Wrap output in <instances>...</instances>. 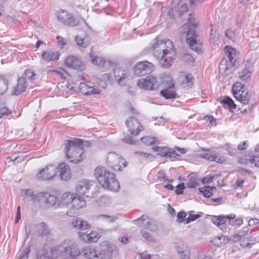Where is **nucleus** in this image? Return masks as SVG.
<instances>
[{"label": "nucleus", "mask_w": 259, "mask_h": 259, "mask_svg": "<svg viewBox=\"0 0 259 259\" xmlns=\"http://www.w3.org/2000/svg\"><path fill=\"white\" fill-rule=\"evenodd\" d=\"M26 89V82L24 77L18 78L17 85L14 87L12 95H18Z\"/></svg>", "instance_id": "nucleus-27"}, {"label": "nucleus", "mask_w": 259, "mask_h": 259, "mask_svg": "<svg viewBox=\"0 0 259 259\" xmlns=\"http://www.w3.org/2000/svg\"><path fill=\"white\" fill-rule=\"evenodd\" d=\"M43 195L41 202L54 207L61 206V201L56 195L46 192H43Z\"/></svg>", "instance_id": "nucleus-19"}, {"label": "nucleus", "mask_w": 259, "mask_h": 259, "mask_svg": "<svg viewBox=\"0 0 259 259\" xmlns=\"http://www.w3.org/2000/svg\"><path fill=\"white\" fill-rule=\"evenodd\" d=\"M234 95H237L243 91H247L245 90V85L239 82H235L232 88Z\"/></svg>", "instance_id": "nucleus-38"}, {"label": "nucleus", "mask_w": 259, "mask_h": 259, "mask_svg": "<svg viewBox=\"0 0 259 259\" xmlns=\"http://www.w3.org/2000/svg\"><path fill=\"white\" fill-rule=\"evenodd\" d=\"M36 74L31 71V70H26L22 77H24L26 80V82L27 80L32 81L35 79V76Z\"/></svg>", "instance_id": "nucleus-41"}, {"label": "nucleus", "mask_w": 259, "mask_h": 259, "mask_svg": "<svg viewBox=\"0 0 259 259\" xmlns=\"http://www.w3.org/2000/svg\"><path fill=\"white\" fill-rule=\"evenodd\" d=\"M76 196V193H65L63 194L62 197V200L61 201V205H68L69 204H72L73 199Z\"/></svg>", "instance_id": "nucleus-33"}, {"label": "nucleus", "mask_w": 259, "mask_h": 259, "mask_svg": "<svg viewBox=\"0 0 259 259\" xmlns=\"http://www.w3.org/2000/svg\"><path fill=\"white\" fill-rule=\"evenodd\" d=\"M154 69L151 62L145 61L137 63L134 68V73L138 76H144L151 73Z\"/></svg>", "instance_id": "nucleus-9"}, {"label": "nucleus", "mask_w": 259, "mask_h": 259, "mask_svg": "<svg viewBox=\"0 0 259 259\" xmlns=\"http://www.w3.org/2000/svg\"><path fill=\"white\" fill-rule=\"evenodd\" d=\"M225 108H228L230 111H232L233 110L237 108V105L235 104L234 101L229 97H224L222 100Z\"/></svg>", "instance_id": "nucleus-32"}, {"label": "nucleus", "mask_w": 259, "mask_h": 259, "mask_svg": "<svg viewBox=\"0 0 259 259\" xmlns=\"http://www.w3.org/2000/svg\"><path fill=\"white\" fill-rule=\"evenodd\" d=\"M193 211H190L189 212V217L186 219V223L188 224L190 223L191 222L194 221L198 218L201 217V216L202 215V212H200L199 213H197L195 214H191V212H192Z\"/></svg>", "instance_id": "nucleus-43"}, {"label": "nucleus", "mask_w": 259, "mask_h": 259, "mask_svg": "<svg viewBox=\"0 0 259 259\" xmlns=\"http://www.w3.org/2000/svg\"><path fill=\"white\" fill-rule=\"evenodd\" d=\"M238 34L235 31V30L232 29H228L225 31V35L230 39L234 41L237 37Z\"/></svg>", "instance_id": "nucleus-42"}, {"label": "nucleus", "mask_w": 259, "mask_h": 259, "mask_svg": "<svg viewBox=\"0 0 259 259\" xmlns=\"http://www.w3.org/2000/svg\"><path fill=\"white\" fill-rule=\"evenodd\" d=\"M60 253H64L65 255L72 257L78 256L81 254V250L75 242L70 240H65L59 245Z\"/></svg>", "instance_id": "nucleus-7"}, {"label": "nucleus", "mask_w": 259, "mask_h": 259, "mask_svg": "<svg viewBox=\"0 0 259 259\" xmlns=\"http://www.w3.org/2000/svg\"><path fill=\"white\" fill-rule=\"evenodd\" d=\"M140 233L142 236V237L145 239V240L147 241L153 242L154 241V237L150 235V234L147 232L145 230H141Z\"/></svg>", "instance_id": "nucleus-44"}, {"label": "nucleus", "mask_w": 259, "mask_h": 259, "mask_svg": "<svg viewBox=\"0 0 259 259\" xmlns=\"http://www.w3.org/2000/svg\"><path fill=\"white\" fill-rule=\"evenodd\" d=\"M91 184L88 180L81 181L78 182L76 186V191L81 195H85L86 197H90L87 194L90 189Z\"/></svg>", "instance_id": "nucleus-23"}, {"label": "nucleus", "mask_w": 259, "mask_h": 259, "mask_svg": "<svg viewBox=\"0 0 259 259\" xmlns=\"http://www.w3.org/2000/svg\"><path fill=\"white\" fill-rule=\"evenodd\" d=\"M99 93L100 91L98 88L89 87V89H88L87 92H85V95L90 96L92 95L99 94Z\"/></svg>", "instance_id": "nucleus-51"}, {"label": "nucleus", "mask_w": 259, "mask_h": 259, "mask_svg": "<svg viewBox=\"0 0 259 259\" xmlns=\"http://www.w3.org/2000/svg\"><path fill=\"white\" fill-rule=\"evenodd\" d=\"M88 258L102 259L101 254L97 253L95 248L91 246H87L82 248L81 250V254Z\"/></svg>", "instance_id": "nucleus-17"}, {"label": "nucleus", "mask_w": 259, "mask_h": 259, "mask_svg": "<svg viewBox=\"0 0 259 259\" xmlns=\"http://www.w3.org/2000/svg\"><path fill=\"white\" fill-rule=\"evenodd\" d=\"M57 171V167L55 165L50 164L40 170L36 177L42 181L51 180L56 175Z\"/></svg>", "instance_id": "nucleus-10"}, {"label": "nucleus", "mask_w": 259, "mask_h": 259, "mask_svg": "<svg viewBox=\"0 0 259 259\" xmlns=\"http://www.w3.org/2000/svg\"><path fill=\"white\" fill-rule=\"evenodd\" d=\"M97 218L101 220H109V222L110 223L114 222L117 219L116 217H112L107 214H99L97 216Z\"/></svg>", "instance_id": "nucleus-50"}, {"label": "nucleus", "mask_w": 259, "mask_h": 259, "mask_svg": "<svg viewBox=\"0 0 259 259\" xmlns=\"http://www.w3.org/2000/svg\"><path fill=\"white\" fill-rule=\"evenodd\" d=\"M186 217V213L183 211H179L177 215V221L179 223H182L183 221V219Z\"/></svg>", "instance_id": "nucleus-55"}, {"label": "nucleus", "mask_w": 259, "mask_h": 259, "mask_svg": "<svg viewBox=\"0 0 259 259\" xmlns=\"http://www.w3.org/2000/svg\"><path fill=\"white\" fill-rule=\"evenodd\" d=\"M75 41L78 46L83 48H85L86 47V45L83 42L84 39L79 37L78 36H76L75 37Z\"/></svg>", "instance_id": "nucleus-60"}, {"label": "nucleus", "mask_w": 259, "mask_h": 259, "mask_svg": "<svg viewBox=\"0 0 259 259\" xmlns=\"http://www.w3.org/2000/svg\"><path fill=\"white\" fill-rule=\"evenodd\" d=\"M179 14L181 16H182L186 12L188 11V7L185 4L181 6L179 9Z\"/></svg>", "instance_id": "nucleus-62"}, {"label": "nucleus", "mask_w": 259, "mask_h": 259, "mask_svg": "<svg viewBox=\"0 0 259 259\" xmlns=\"http://www.w3.org/2000/svg\"><path fill=\"white\" fill-rule=\"evenodd\" d=\"M259 223V220L257 219H251L248 221V225L250 226H254V225H258Z\"/></svg>", "instance_id": "nucleus-63"}, {"label": "nucleus", "mask_w": 259, "mask_h": 259, "mask_svg": "<svg viewBox=\"0 0 259 259\" xmlns=\"http://www.w3.org/2000/svg\"><path fill=\"white\" fill-rule=\"evenodd\" d=\"M177 189L175 190V193L177 195H180L183 193V190L185 188V185L183 183L178 184L176 186Z\"/></svg>", "instance_id": "nucleus-54"}, {"label": "nucleus", "mask_w": 259, "mask_h": 259, "mask_svg": "<svg viewBox=\"0 0 259 259\" xmlns=\"http://www.w3.org/2000/svg\"><path fill=\"white\" fill-rule=\"evenodd\" d=\"M107 162L109 166L114 170H121L126 166V162L121 156L113 152L107 154Z\"/></svg>", "instance_id": "nucleus-6"}, {"label": "nucleus", "mask_w": 259, "mask_h": 259, "mask_svg": "<svg viewBox=\"0 0 259 259\" xmlns=\"http://www.w3.org/2000/svg\"><path fill=\"white\" fill-rule=\"evenodd\" d=\"M60 54L58 52L52 50L45 51L41 55L42 59L46 61H52L58 60Z\"/></svg>", "instance_id": "nucleus-28"}, {"label": "nucleus", "mask_w": 259, "mask_h": 259, "mask_svg": "<svg viewBox=\"0 0 259 259\" xmlns=\"http://www.w3.org/2000/svg\"><path fill=\"white\" fill-rule=\"evenodd\" d=\"M234 219L232 220V221L230 223H228L229 224L232 225H237V226H240L242 225L243 223V221L242 218H239L236 219V220H234Z\"/></svg>", "instance_id": "nucleus-58"}, {"label": "nucleus", "mask_w": 259, "mask_h": 259, "mask_svg": "<svg viewBox=\"0 0 259 259\" xmlns=\"http://www.w3.org/2000/svg\"><path fill=\"white\" fill-rule=\"evenodd\" d=\"M72 225L74 227L81 230H85L89 227L87 222L80 218H77L73 221Z\"/></svg>", "instance_id": "nucleus-35"}, {"label": "nucleus", "mask_w": 259, "mask_h": 259, "mask_svg": "<svg viewBox=\"0 0 259 259\" xmlns=\"http://www.w3.org/2000/svg\"><path fill=\"white\" fill-rule=\"evenodd\" d=\"M125 124L131 135L137 136L140 132L142 131L144 127L134 117H131L126 120Z\"/></svg>", "instance_id": "nucleus-13"}, {"label": "nucleus", "mask_w": 259, "mask_h": 259, "mask_svg": "<svg viewBox=\"0 0 259 259\" xmlns=\"http://www.w3.org/2000/svg\"><path fill=\"white\" fill-rule=\"evenodd\" d=\"M189 182L187 183L186 185L188 188H194L198 184L197 179L196 178V174L192 172L188 176Z\"/></svg>", "instance_id": "nucleus-37"}, {"label": "nucleus", "mask_w": 259, "mask_h": 259, "mask_svg": "<svg viewBox=\"0 0 259 259\" xmlns=\"http://www.w3.org/2000/svg\"><path fill=\"white\" fill-rule=\"evenodd\" d=\"M89 233L79 232V238L80 240L86 242H89Z\"/></svg>", "instance_id": "nucleus-59"}, {"label": "nucleus", "mask_w": 259, "mask_h": 259, "mask_svg": "<svg viewBox=\"0 0 259 259\" xmlns=\"http://www.w3.org/2000/svg\"><path fill=\"white\" fill-rule=\"evenodd\" d=\"M79 208L71 204V207L67 211L66 214L69 217H75L80 213Z\"/></svg>", "instance_id": "nucleus-40"}, {"label": "nucleus", "mask_w": 259, "mask_h": 259, "mask_svg": "<svg viewBox=\"0 0 259 259\" xmlns=\"http://www.w3.org/2000/svg\"><path fill=\"white\" fill-rule=\"evenodd\" d=\"M215 176L210 174L208 176L203 178L202 180L203 184L209 183L212 182L213 179L214 178Z\"/></svg>", "instance_id": "nucleus-56"}, {"label": "nucleus", "mask_w": 259, "mask_h": 259, "mask_svg": "<svg viewBox=\"0 0 259 259\" xmlns=\"http://www.w3.org/2000/svg\"><path fill=\"white\" fill-rule=\"evenodd\" d=\"M22 192L26 196L29 197L34 203L41 202L43 197V192L35 193L31 189H23Z\"/></svg>", "instance_id": "nucleus-24"}, {"label": "nucleus", "mask_w": 259, "mask_h": 259, "mask_svg": "<svg viewBox=\"0 0 259 259\" xmlns=\"http://www.w3.org/2000/svg\"><path fill=\"white\" fill-rule=\"evenodd\" d=\"M90 56L93 64L99 66H104L106 62L104 58L94 56L92 52Z\"/></svg>", "instance_id": "nucleus-36"}, {"label": "nucleus", "mask_w": 259, "mask_h": 259, "mask_svg": "<svg viewBox=\"0 0 259 259\" xmlns=\"http://www.w3.org/2000/svg\"><path fill=\"white\" fill-rule=\"evenodd\" d=\"M225 57L219 66V72L223 76H228L234 71L233 67L239 58V52L234 48L227 46L225 48Z\"/></svg>", "instance_id": "nucleus-5"}, {"label": "nucleus", "mask_w": 259, "mask_h": 259, "mask_svg": "<svg viewBox=\"0 0 259 259\" xmlns=\"http://www.w3.org/2000/svg\"><path fill=\"white\" fill-rule=\"evenodd\" d=\"M193 14L190 13L187 18V23H185L182 26V33H187L186 41L192 50L197 53H201L202 42L200 40H197L198 36L195 33V30L194 28L196 27V23L194 22Z\"/></svg>", "instance_id": "nucleus-3"}, {"label": "nucleus", "mask_w": 259, "mask_h": 259, "mask_svg": "<svg viewBox=\"0 0 259 259\" xmlns=\"http://www.w3.org/2000/svg\"><path fill=\"white\" fill-rule=\"evenodd\" d=\"M82 140L77 138H72L71 140H64V145L65 155L68 160L75 164L82 161V155L84 153Z\"/></svg>", "instance_id": "nucleus-2"}, {"label": "nucleus", "mask_w": 259, "mask_h": 259, "mask_svg": "<svg viewBox=\"0 0 259 259\" xmlns=\"http://www.w3.org/2000/svg\"><path fill=\"white\" fill-rule=\"evenodd\" d=\"M153 47L154 54L159 59L160 66L165 68L170 67L176 54L171 41L169 39L157 41Z\"/></svg>", "instance_id": "nucleus-1"}, {"label": "nucleus", "mask_w": 259, "mask_h": 259, "mask_svg": "<svg viewBox=\"0 0 259 259\" xmlns=\"http://www.w3.org/2000/svg\"><path fill=\"white\" fill-rule=\"evenodd\" d=\"M190 251L188 250H186L183 253L179 255L181 259H190Z\"/></svg>", "instance_id": "nucleus-61"}, {"label": "nucleus", "mask_w": 259, "mask_h": 259, "mask_svg": "<svg viewBox=\"0 0 259 259\" xmlns=\"http://www.w3.org/2000/svg\"><path fill=\"white\" fill-rule=\"evenodd\" d=\"M94 175L104 189L113 192L119 191L120 186L113 173L106 170L103 167H98L95 169Z\"/></svg>", "instance_id": "nucleus-4"}, {"label": "nucleus", "mask_w": 259, "mask_h": 259, "mask_svg": "<svg viewBox=\"0 0 259 259\" xmlns=\"http://www.w3.org/2000/svg\"><path fill=\"white\" fill-rule=\"evenodd\" d=\"M224 147L230 155H232L235 154L236 148L230 144H226Z\"/></svg>", "instance_id": "nucleus-53"}, {"label": "nucleus", "mask_w": 259, "mask_h": 259, "mask_svg": "<svg viewBox=\"0 0 259 259\" xmlns=\"http://www.w3.org/2000/svg\"><path fill=\"white\" fill-rule=\"evenodd\" d=\"M72 204L76 206L77 208L81 209L86 206V202L81 196L76 193V196L73 199Z\"/></svg>", "instance_id": "nucleus-34"}, {"label": "nucleus", "mask_w": 259, "mask_h": 259, "mask_svg": "<svg viewBox=\"0 0 259 259\" xmlns=\"http://www.w3.org/2000/svg\"><path fill=\"white\" fill-rule=\"evenodd\" d=\"M244 67L238 72V76L243 81L248 82L250 79L252 72L253 63L251 60L248 59L244 62Z\"/></svg>", "instance_id": "nucleus-14"}, {"label": "nucleus", "mask_w": 259, "mask_h": 259, "mask_svg": "<svg viewBox=\"0 0 259 259\" xmlns=\"http://www.w3.org/2000/svg\"><path fill=\"white\" fill-rule=\"evenodd\" d=\"M59 245L51 248H44L42 250V253L40 255L39 259H52L58 256V253H60Z\"/></svg>", "instance_id": "nucleus-16"}, {"label": "nucleus", "mask_w": 259, "mask_h": 259, "mask_svg": "<svg viewBox=\"0 0 259 259\" xmlns=\"http://www.w3.org/2000/svg\"><path fill=\"white\" fill-rule=\"evenodd\" d=\"M235 215L234 214H231L226 216L220 215L218 218H215V220L213 221V222L215 225L221 227V229L223 230L224 226L227 223H230L232 221V220L235 219Z\"/></svg>", "instance_id": "nucleus-22"}, {"label": "nucleus", "mask_w": 259, "mask_h": 259, "mask_svg": "<svg viewBox=\"0 0 259 259\" xmlns=\"http://www.w3.org/2000/svg\"><path fill=\"white\" fill-rule=\"evenodd\" d=\"M8 80L4 76H0V94H5L8 90Z\"/></svg>", "instance_id": "nucleus-39"}, {"label": "nucleus", "mask_w": 259, "mask_h": 259, "mask_svg": "<svg viewBox=\"0 0 259 259\" xmlns=\"http://www.w3.org/2000/svg\"><path fill=\"white\" fill-rule=\"evenodd\" d=\"M121 140L123 142L130 144H135L138 142L136 140H134L131 136H128L127 135L124 136V137L122 138Z\"/></svg>", "instance_id": "nucleus-52"}, {"label": "nucleus", "mask_w": 259, "mask_h": 259, "mask_svg": "<svg viewBox=\"0 0 259 259\" xmlns=\"http://www.w3.org/2000/svg\"><path fill=\"white\" fill-rule=\"evenodd\" d=\"M251 163H254L256 166L259 167V155L252 156L249 158Z\"/></svg>", "instance_id": "nucleus-57"}, {"label": "nucleus", "mask_w": 259, "mask_h": 259, "mask_svg": "<svg viewBox=\"0 0 259 259\" xmlns=\"http://www.w3.org/2000/svg\"><path fill=\"white\" fill-rule=\"evenodd\" d=\"M160 95L166 99H175L178 95L176 92L175 83L171 80L166 89L160 91Z\"/></svg>", "instance_id": "nucleus-18"}, {"label": "nucleus", "mask_w": 259, "mask_h": 259, "mask_svg": "<svg viewBox=\"0 0 259 259\" xmlns=\"http://www.w3.org/2000/svg\"><path fill=\"white\" fill-rule=\"evenodd\" d=\"M155 138L150 136L143 137L141 139L142 142L147 145H152L155 143Z\"/></svg>", "instance_id": "nucleus-45"}, {"label": "nucleus", "mask_w": 259, "mask_h": 259, "mask_svg": "<svg viewBox=\"0 0 259 259\" xmlns=\"http://www.w3.org/2000/svg\"><path fill=\"white\" fill-rule=\"evenodd\" d=\"M30 250L29 247H27L25 249L22 250L17 259H28Z\"/></svg>", "instance_id": "nucleus-47"}, {"label": "nucleus", "mask_w": 259, "mask_h": 259, "mask_svg": "<svg viewBox=\"0 0 259 259\" xmlns=\"http://www.w3.org/2000/svg\"><path fill=\"white\" fill-rule=\"evenodd\" d=\"M199 190L205 197L208 198L213 195L212 192L206 188V186L199 188Z\"/></svg>", "instance_id": "nucleus-49"}, {"label": "nucleus", "mask_w": 259, "mask_h": 259, "mask_svg": "<svg viewBox=\"0 0 259 259\" xmlns=\"http://www.w3.org/2000/svg\"><path fill=\"white\" fill-rule=\"evenodd\" d=\"M192 79L193 76L191 74H187L184 77L183 83H186L188 87H191L193 85Z\"/></svg>", "instance_id": "nucleus-48"}, {"label": "nucleus", "mask_w": 259, "mask_h": 259, "mask_svg": "<svg viewBox=\"0 0 259 259\" xmlns=\"http://www.w3.org/2000/svg\"><path fill=\"white\" fill-rule=\"evenodd\" d=\"M88 237L89 243L96 242L99 238L98 233L96 232H92L91 233H89Z\"/></svg>", "instance_id": "nucleus-46"}, {"label": "nucleus", "mask_w": 259, "mask_h": 259, "mask_svg": "<svg viewBox=\"0 0 259 259\" xmlns=\"http://www.w3.org/2000/svg\"><path fill=\"white\" fill-rule=\"evenodd\" d=\"M60 170V177L61 180L64 181L68 180L71 177L70 169L69 166L64 162L60 163L57 169Z\"/></svg>", "instance_id": "nucleus-25"}, {"label": "nucleus", "mask_w": 259, "mask_h": 259, "mask_svg": "<svg viewBox=\"0 0 259 259\" xmlns=\"http://www.w3.org/2000/svg\"><path fill=\"white\" fill-rule=\"evenodd\" d=\"M135 221H137L138 225L141 228L149 229L151 231L155 232L157 230L156 227H153L152 224L149 218L145 215H143Z\"/></svg>", "instance_id": "nucleus-20"}, {"label": "nucleus", "mask_w": 259, "mask_h": 259, "mask_svg": "<svg viewBox=\"0 0 259 259\" xmlns=\"http://www.w3.org/2000/svg\"><path fill=\"white\" fill-rule=\"evenodd\" d=\"M249 229L248 227H244L242 230L239 231L238 233L241 237H243L245 236L248 232Z\"/></svg>", "instance_id": "nucleus-64"}, {"label": "nucleus", "mask_w": 259, "mask_h": 259, "mask_svg": "<svg viewBox=\"0 0 259 259\" xmlns=\"http://www.w3.org/2000/svg\"><path fill=\"white\" fill-rule=\"evenodd\" d=\"M68 88L70 90L75 92H80L84 95L87 92L89 87L84 82H77V81L73 83V81L70 80L68 81Z\"/></svg>", "instance_id": "nucleus-21"}, {"label": "nucleus", "mask_w": 259, "mask_h": 259, "mask_svg": "<svg viewBox=\"0 0 259 259\" xmlns=\"http://www.w3.org/2000/svg\"><path fill=\"white\" fill-rule=\"evenodd\" d=\"M65 64L68 67L73 69L81 71L84 69V66L81 61L78 58L72 56L66 58Z\"/></svg>", "instance_id": "nucleus-15"}, {"label": "nucleus", "mask_w": 259, "mask_h": 259, "mask_svg": "<svg viewBox=\"0 0 259 259\" xmlns=\"http://www.w3.org/2000/svg\"><path fill=\"white\" fill-rule=\"evenodd\" d=\"M114 74L115 79L118 84H121L129 76V73L127 71L120 68L114 69Z\"/></svg>", "instance_id": "nucleus-26"}, {"label": "nucleus", "mask_w": 259, "mask_h": 259, "mask_svg": "<svg viewBox=\"0 0 259 259\" xmlns=\"http://www.w3.org/2000/svg\"><path fill=\"white\" fill-rule=\"evenodd\" d=\"M234 96L237 101H239L243 104H248L251 99V94L248 91H243Z\"/></svg>", "instance_id": "nucleus-30"}, {"label": "nucleus", "mask_w": 259, "mask_h": 259, "mask_svg": "<svg viewBox=\"0 0 259 259\" xmlns=\"http://www.w3.org/2000/svg\"><path fill=\"white\" fill-rule=\"evenodd\" d=\"M137 85L140 89L148 91L156 90L159 87V82L156 77L148 75L145 78L138 80Z\"/></svg>", "instance_id": "nucleus-8"}, {"label": "nucleus", "mask_w": 259, "mask_h": 259, "mask_svg": "<svg viewBox=\"0 0 259 259\" xmlns=\"http://www.w3.org/2000/svg\"><path fill=\"white\" fill-rule=\"evenodd\" d=\"M57 17L61 23L66 26H74L79 24V21L66 11H58L57 12Z\"/></svg>", "instance_id": "nucleus-11"}, {"label": "nucleus", "mask_w": 259, "mask_h": 259, "mask_svg": "<svg viewBox=\"0 0 259 259\" xmlns=\"http://www.w3.org/2000/svg\"><path fill=\"white\" fill-rule=\"evenodd\" d=\"M35 230L37 234L41 236H47L50 234V230L47 224L41 222L35 226Z\"/></svg>", "instance_id": "nucleus-31"}, {"label": "nucleus", "mask_w": 259, "mask_h": 259, "mask_svg": "<svg viewBox=\"0 0 259 259\" xmlns=\"http://www.w3.org/2000/svg\"><path fill=\"white\" fill-rule=\"evenodd\" d=\"M201 157L209 161H215L218 163H224L226 161L224 156L218 155L217 153L210 154L208 153H204L201 155Z\"/></svg>", "instance_id": "nucleus-29"}, {"label": "nucleus", "mask_w": 259, "mask_h": 259, "mask_svg": "<svg viewBox=\"0 0 259 259\" xmlns=\"http://www.w3.org/2000/svg\"><path fill=\"white\" fill-rule=\"evenodd\" d=\"M152 149L154 151L157 152L158 155L161 157L176 158L177 159H179L181 157L180 155L177 153L174 150L166 147L155 146Z\"/></svg>", "instance_id": "nucleus-12"}]
</instances>
